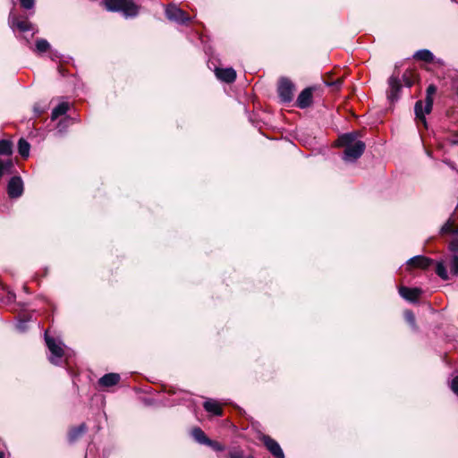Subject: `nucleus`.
<instances>
[{
    "mask_svg": "<svg viewBox=\"0 0 458 458\" xmlns=\"http://www.w3.org/2000/svg\"><path fill=\"white\" fill-rule=\"evenodd\" d=\"M230 458H242V454L240 452L230 453Z\"/></svg>",
    "mask_w": 458,
    "mask_h": 458,
    "instance_id": "nucleus-34",
    "label": "nucleus"
},
{
    "mask_svg": "<svg viewBox=\"0 0 458 458\" xmlns=\"http://www.w3.org/2000/svg\"><path fill=\"white\" fill-rule=\"evenodd\" d=\"M416 79L417 76L412 72L410 71H406L402 77V81H403L404 85L408 88L413 85Z\"/></svg>",
    "mask_w": 458,
    "mask_h": 458,
    "instance_id": "nucleus-25",
    "label": "nucleus"
},
{
    "mask_svg": "<svg viewBox=\"0 0 458 458\" xmlns=\"http://www.w3.org/2000/svg\"><path fill=\"white\" fill-rule=\"evenodd\" d=\"M101 4L109 12L123 13L125 17H134L140 11V6L131 0H102Z\"/></svg>",
    "mask_w": 458,
    "mask_h": 458,
    "instance_id": "nucleus-2",
    "label": "nucleus"
},
{
    "mask_svg": "<svg viewBox=\"0 0 458 458\" xmlns=\"http://www.w3.org/2000/svg\"><path fill=\"white\" fill-rule=\"evenodd\" d=\"M312 104V89H304L298 96L296 100V106L304 109Z\"/></svg>",
    "mask_w": 458,
    "mask_h": 458,
    "instance_id": "nucleus-11",
    "label": "nucleus"
},
{
    "mask_svg": "<svg viewBox=\"0 0 458 458\" xmlns=\"http://www.w3.org/2000/svg\"><path fill=\"white\" fill-rule=\"evenodd\" d=\"M215 73L218 80L226 83H232L236 79V72L233 68H216Z\"/></svg>",
    "mask_w": 458,
    "mask_h": 458,
    "instance_id": "nucleus-12",
    "label": "nucleus"
},
{
    "mask_svg": "<svg viewBox=\"0 0 458 458\" xmlns=\"http://www.w3.org/2000/svg\"><path fill=\"white\" fill-rule=\"evenodd\" d=\"M295 86L293 82L288 78H281L278 81L277 94L280 101L284 104H288L293 99V92Z\"/></svg>",
    "mask_w": 458,
    "mask_h": 458,
    "instance_id": "nucleus-3",
    "label": "nucleus"
},
{
    "mask_svg": "<svg viewBox=\"0 0 458 458\" xmlns=\"http://www.w3.org/2000/svg\"><path fill=\"white\" fill-rule=\"evenodd\" d=\"M207 445L212 447L216 451H223L225 449L221 444L211 439H209V443H208Z\"/></svg>",
    "mask_w": 458,
    "mask_h": 458,
    "instance_id": "nucleus-30",
    "label": "nucleus"
},
{
    "mask_svg": "<svg viewBox=\"0 0 458 458\" xmlns=\"http://www.w3.org/2000/svg\"><path fill=\"white\" fill-rule=\"evenodd\" d=\"M17 327L19 328V330L24 331L26 329L25 322L24 321H20L18 323V325H17Z\"/></svg>",
    "mask_w": 458,
    "mask_h": 458,
    "instance_id": "nucleus-35",
    "label": "nucleus"
},
{
    "mask_svg": "<svg viewBox=\"0 0 458 458\" xmlns=\"http://www.w3.org/2000/svg\"><path fill=\"white\" fill-rule=\"evenodd\" d=\"M121 380V376L118 373H107L101 377L98 381V386L101 389H106L116 386Z\"/></svg>",
    "mask_w": 458,
    "mask_h": 458,
    "instance_id": "nucleus-8",
    "label": "nucleus"
},
{
    "mask_svg": "<svg viewBox=\"0 0 458 458\" xmlns=\"http://www.w3.org/2000/svg\"><path fill=\"white\" fill-rule=\"evenodd\" d=\"M69 109V104L66 102L60 103L56 107L53 109L51 118L52 120L57 119L59 116L66 114Z\"/></svg>",
    "mask_w": 458,
    "mask_h": 458,
    "instance_id": "nucleus-19",
    "label": "nucleus"
},
{
    "mask_svg": "<svg viewBox=\"0 0 458 458\" xmlns=\"http://www.w3.org/2000/svg\"><path fill=\"white\" fill-rule=\"evenodd\" d=\"M414 112L416 118L423 124L424 127H427V120L425 115L429 114L430 112H426V104L424 105L422 101H417L414 106Z\"/></svg>",
    "mask_w": 458,
    "mask_h": 458,
    "instance_id": "nucleus-14",
    "label": "nucleus"
},
{
    "mask_svg": "<svg viewBox=\"0 0 458 458\" xmlns=\"http://www.w3.org/2000/svg\"><path fill=\"white\" fill-rule=\"evenodd\" d=\"M450 270L454 276H458V255H454L450 261Z\"/></svg>",
    "mask_w": 458,
    "mask_h": 458,
    "instance_id": "nucleus-27",
    "label": "nucleus"
},
{
    "mask_svg": "<svg viewBox=\"0 0 458 458\" xmlns=\"http://www.w3.org/2000/svg\"><path fill=\"white\" fill-rule=\"evenodd\" d=\"M50 49V44L44 38H39L36 41V51L39 54L45 53Z\"/></svg>",
    "mask_w": 458,
    "mask_h": 458,
    "instance_id": "nucleus-26",
    "label": "nucleus"
},
{
    "mask_svg": "<svg viewBox=\"0 0 458 458\" xmlns=\"http://www.w3.org/2000/svg\"><path fill=\"white\" fill-rule=\"evenodd\" d=\"M12 27H16L21 31H29L32 29V24L28 21L11 20Z\"/></svg>",
    "mask_w": 458,
    "mask_h": 458,
    "instance_id": "nucleus-20",
    "label": "nucleus"
},
{
    "mask_svg": "<svg viewBox=\"0 0 458 458\" xmlns=\"http://www.w3.org/2000/svg\"><path fill=\"white\" fill-rule=\"evenodd\" d=\"M263 443L267 450L276 457V458H284V452L280 447L279 444L271 438L268 436L263 437Z\"/></svg>",
    "mask_w": 458,
    "mask_h": 458,
    "instance_id": "nucleus-9",
    "label": "nucleus"
},
{
    "mask_svg": "<svg viewBox=\"0 0 458 458\" xmlns=\"http://www.w3.org/2000/svg\"><path fill=\"white\" fill-rule=\"evenodd\" d=\"M30 146L28 141L21 139L18 142V152L22 157H28L30 154Z\"/></svg>",
    "mask_w": 458,
    "mask_h": 458,
    "instance_id": "nucleus-23",
    "label": "nucleus"
},
{
    "mask_svg": "<svg viewBox=\"0 0 458 458\" xmlns=\"http://www.w3.org/2000/svg\"><path fill=\"white\" fill-rule=\"evenodd\" d=\"M448 249L454 255H458V239H453L448 245Z\"/></svg>",
    "mask_w": 458,
    "mask_h": 458,
    "instance_id": "nucleus-29",
    "label": "nucleus"
},
{
    "mask_svg": "<svg viewBox=\"0 0 458 458\" xmlns=\"http://www.w3.org/2000/svg\"><path fill=\"white\" fill-rule=\"evenodd\" d=\"M7 193L10 198H19L23 193V182L20 176H13L7 185Z\"/></svg>",
    "mask_w": 458,
    "mask_h": 458,
    "instance_id": "nucleus-7",
    "label": "nucleus"
},
{
    "mask_svg": "<svg viewBox=\"0 0 458 458\" xmlns=\"http://www.w3.org/2000/svg\"><path fill=\"white\" fill-rule=\"evenodd\" d=\"M436 274L443 280H448L449 276L443 261H438L436 266Z\"/></svg>",
    "mask_w": 458,
    "mask_h": 458,
    "instance_id": "nucleus-24",
    "label": "nucleus"
},
{
    "mask_svg": "<svg viewBox=\"0 0 458 458\" xmlns=\"http://www.w3.org/2000/svg\"><path fill=\"white\" fill-rule=\"evenodd\" d=\"M327 84L328 86H334V87L339 89L341 87V85H342V81L341 80H336L335 81H333L332 83H327Z\"/></svg>",
    "mask_w": 458,
    "mask_h": 458,
    "instance_id": "nucleus-33",
    "label": "nucleus"
},
{
    "mask_svg": "<svg viewBox=\"0 0 458 458\" xmlns=\"http://www.w3.org/2000/svg\"><path fill=\"white\" fill-rule=\"evenodd\" d=\"M431 263H432V259L426 258L424 256H421V255L414 256L407 261V264L409 266L421 267V268L428 267Z\"/></svg>",
    "mask_w": 458,
    "mask_h": 458,
    "instance_id": "nucleus-13",
    "label": "nucleus"
},
{
    "mask_svg": "<svg viewBox=\"0 0 458 458\" xmlns=\"http://www.w3.org/2000/svg\"><path fill=\"white\" fill-rule=\"evenodd\" d=\"M87 430V427L84 423L81 424L80 426L73 428L71 429L69 433V439L71 442L75 441L78 437H80L81 435H83Z\"/></svg>",
    "mask_w": 458,
    "mask_h": 458,
    "instance_id": "nucleus-21",
    "label": "nucleus"
},
{
    "mask_svg": "<svg viewBox=\"0 0 458 458\" xmlns=\"http://www.w3.org/2000/svg\"><path fill=\"white\" fill-rule=\"evenodd\" d=\"M421 293L422 291L420 288H409L406 286L399 288V294L410 302H416Z\"/></svg>",
    "mask_w": 458,
    "mask_h": 458,
    "instance_id": "nucleus-10",
    "label": "nucleus"
},
{
    "mask_svg": "<svg viewBox=\"0 0 458 458\" xmlns=\"http://www.w3.org/2000/svg\"><path fill=\"white\" fill-rule=\"evenodd\" d=\"M454 220L450 217L440 228V233L445 234V233H451L455 234V229L454 228Z\"/></svg>",
    "mask_w": 458,
    "mask_h": 458,
    "instance_id": "nucleus-22",
    "label": "nucleus"
},
{
    "mask_svg": "<svg viewBox=\"0 0 458 458\" xmlns=\"http://www.w3.org/2000/svg\"><path fill=\"white\" fill-rule=\"evenodd\" d=\"M455 234L458 235V226L455 229Z\"/></svg>",
    "mask_w": 458,
    "mask_h": 458,
    "instance_id": "nucleus-37",
    "label": "nucleus"
},
{
    "mask_svg": "<svg viewBox=\"0 0 458 458\" xmlns=\"http://www.w3.org/2000/svg\"><path fill=\"white\" fill-rule=\"evenodd\" d=\"M437 88L433 84L429 85L427 89L426 97V112H431L433 106V95L436 93Z\"/></svg>",
    "mask_w": 458,
    "mask_h": 458,
    "instance_id": "nucleus-18",
    "label": "nucleus"
},
{
    "mask_svg": "<svg viewBox=\"0 0 458 458\" xmlns=\"http://www.w3.org/2000/svg\"><path fill=\"white\" fill-rule=\"evenodd\" d=\"M0 458H4V454L0 452Z\"/></svg>",
    "mask_w": 458,
    "mask_h": 458,
    "instance_id": "nucleus-36",
    "label": "nucleus"
},
{
    "mask_svg": "<svg viewBox=\"0 0 458 458\" xmlns=\"http://www.w3.org/2000/svg\"><path fill=\"white\" fill-rule=\"evenodd\" d=\"M203 406H204V409L208 412L212 413L213 415H216V416L222 415V408H221L220 404L215 400H212V399L207 400L204 403Z\"/></svg>",
    "mask_w": 458,
    "mask_h": 458,
    "instance_id": "nucleus-15",
    "label": "nucleus"
},
{
    "mask_svg": "<svg viewBox=\"0 0 458 458\" xmlns=\"http://www.w3.org/2000/svg\"><path fill=\"white\" fill-rule=\"evenodd\" d=\"M413 56L426 63H431L434 61V55L428 49H420L417 51Z\"/></svg>",
    "mask_w": 458,
    "mask_h": 458,
    "instance_id": "nucleus-17",
    "label": "nucleus"
},
{
    "mask_svg": "<svg viewBox=\"0 0 458 458\" xmlns=\"http://www.w3.org/2000/svg\"><path fill=\"white\" fill-rule=\"evenodd\" d=\"M387 98L390 102H394L399 98V93L402 89V81L395 75L388 79Z\"/></svg>",
    "mask_w": 458,
    "mask_h": 458,
    "instance_id": "nucleus-6",
    "label": "nucleus"
},
{
    "mask_svg": "<svg viewBox=\"0 0 458 458\" xmlns=\"http://www.w3.org/2000/svg\"><path fill=\"white\" fill-rule=\"evenodd\" d=\"M451 389L453 390V392L454 394H456L458 395V377H455L451 381Z\"/></svg>",
    "mask_w": 458,
    "mask_h": 458,
    "instance_id": "nucleus-32",
    "label": "nucleus"
},
{
    "mask_svg": "<svg viewBox=\"0 0 458 458\" xmlns=\"http://www.w3.org/2000/svg\"><path fill=\"white\" fill-rule=\"evenodd\" d=\"M191 435L193 438L201 445H206L209 443V438L206 436L204 431L199 428H195L191 431Z\"/></svg>",
    "mask_w": 458,
    "mask_h": 458,
    "instance_id": "nucleus-16",
    "label": "nucleus"
},
{
    "mask_svg": "<svg viewBox=\"0 0 458 458\" xmlns=\"http://www.w3.org/2000/svg\"><path fill=\"white\" fill-rule=\"evenodd\" d=\"M21 3V5L25 9H31L34 6L35 1L34 0H19Z\"/></svg>",
    "mask_w": 458,
    "mask_h": 458,
    "instance_id": "nucleus-31",
    "label": "nucleus"
},
{
    "mask_svg": "<svg viewBox=\"0 0 458 458\" xmlns=\"http://www.w3.org/2000/svg\"><path fill=\"white\" fill-rule=\"evenodd\" d=\"M359 134L356 131L344 133L338 138L337 143L344 148L343 159L346 162H354L363 154L366 145L358 140Z\"/></svg>",
    "mask_w": 458,
    "mask_h": 458,
    "instance_id": "nucleus-1",
    "label": "nucleus"
},
{
    "mask_svg": "<svg viewBox=\"0 0 458 458\" xmlns=\"http://www.w3.org/2000/svg\"><path fill=\"white\" fill-rule=\"evenodd\" d=\"M45 340L47 348L51 352V357L49 358L50 362L55 365H58L60 363V360L64 354L62 343L56 342L54 338L49 337L47 332L45 334Z\"/></svg>",
    "mask_w": 458,
    "mask_h": 458,
    "instance_id": "nucleus-4",
    "label": "nucleus"
},
{
    "mask_svg": "<svg viewBox=\"0 0 458 458\" xmlns=\"http://www.w3.org/2000/svg\"><path fill=\"white\" fill-rule=\"evenodd\" d=\"M404 318L410 324V326L411 327H415V326H416L415 316L411 310L404 311Z\"/></svg>",
    "mask_w": 458,
    "mask_h": 458,
    "instance_id": "nucleus-28",
    "label": "nucleus"
},
{
    "mask_svg": "<svg viewBox=\"0 0 458 458\" xmlns=\"http://www.w3.org/2000/svg\"><path fill=\"white\" fill-rule=\"evenodd\" d=\"M165 16L169 21L179 24H185L191 20L190 16L184 11L174 4H169L166 7Z\"/></svg>",
    "mask_w": 458,
    "mask_h": 458,
    "instance_id": "nucleus-5",
    "label": "nucleus"
}]
</instances>
